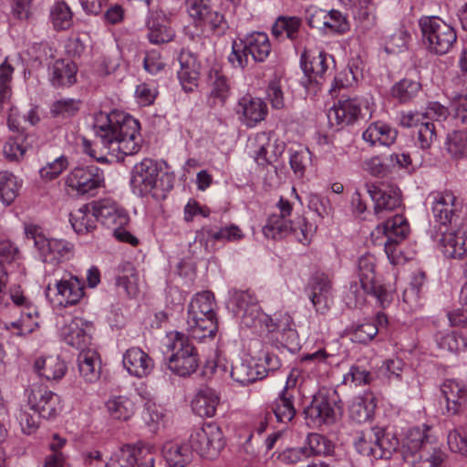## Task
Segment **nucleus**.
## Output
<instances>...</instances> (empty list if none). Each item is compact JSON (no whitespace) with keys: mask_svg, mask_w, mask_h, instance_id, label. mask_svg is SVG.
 I'll list each match as a JSON object with an SVG mask.
<instances>
[{"mask_svg":"<svg viewBox=\"0 0 467 467\" xmlns=\"http://www.w3.org/2000/svg\"><path fill=\"white\" fill-rule=\"evenodd\" d=\"M96 137L111 151L133 155L140 147V123L122 112H99L93 124Z\"/></svg>","mask_w":467,"mask_h":467,"instance_id":"1","label":"nucleus"},{"mask_svg":"<svg viewBox=\"0 0 467 467\" xmlns=\"http://www.w3.org/2000/svg\"><path fill=\"white\" fill-rule=\"evenodd\" d=\"M277 208L280 214L269 216L263 228L264 234L268 238L279 239L292 234L303 244H309L317 231V226L300 216L294 221H287L285 218L291 214L293 207L289 201L283 197L280 198Z\"/></svg>","mask_w":467,"mask_h":467,"instance_id":"2","label":"nucleus"},{"mask_svg":"<svg viewBox=\"0 0 467 467\" xmlns=\"http://www.w3.org/2000/svg\"><path fill=\"white\" fill-rule=\"evenodd\" d=\"M152 159H143L131 171L130 185L134 193L140 196L151 194L154 198H165L173 187V178Z\"/></svg>","mask_w":467,"mask_h":467,"instance_id":"3","label":"nucleus"},{"mask_svg":"<svg viewBox=\"0 0 467 467\" xmlns=\"http://www.w3.org/2000/svg\"><path fill=\"white\" fill-rule=\"evenodd\" d=\"M26 396L28 406L34 414L22 410L19 421L23 431L30 434L38 427L40 417L49 420L57 416L60 401L57 394L38 383H33L28 387Z\"/></svg>","mask_w":467,"mask_h":467,"instance_id":"4","label":"nucleus"},{"mask_svg":"<svg viewBox=\"0 0 467 467\" xmlns=\"http://www.w3.org/2000/svg\"><path fill=\"white\" fill-rule=\"evenodd\" d=\"M401 455L411 467H441L444 452L420 428L410 430L404 438Z\"/></svg>","mask_w":467,"mask_h":467,"instance_id":"5","label":"nucleus"},{"mask_svg":"<svg viewBox=\"0 0 467 467\" xmlns=\"http://www.w3.org/2000/svg\"><path fill=\"white\" fill-rule=\"evenodd\" d=\"M271 52L268 36L263 32H254L239 42L234 41L229 62L234 67L244 68L256 62H263Z\"/></svg>","mask_w":467,"mask_h":467,"instance_id":"6","label":"nucleus"},{"mask_svg":"<svg viewBox=\"0 0 467 467\" xmlns=\"http://www.w3.org/2000/svg\"><path fill=\"white\" fill-rule=\"evenodd\" d=\"M167 349L171 355L167 359L169 369L180 377L194 373L199 366L198 354L189 337L181 332L171 335Z\"/></svg>","mask_w":467,"mask_h":467,"instance_id":"7","label":"nucleus"},{"mask_svg":"<svg viewBox=\"0 0 467 467\" xmlns=\"http://www.w3.org/2000/svg\"><path fill=\"white\" fill-rule=\"evenodd\" d=\"M419 26L423 43L432 53L446 54L456 42L457 36L453 27L438 16H423Z\"/></svg>","mask_w":467,"mask_h":467,"instance_id":"8","label":"nucleus"},{"mask_svg":"<svg viewBox=\"0 0 467 467\" xmlns=\"http://www.w3.org/2000/svg\"><path fill=\"white\" fill-rule=\"evenodd\" d=\"M25 233L28 239L34 241L42 261L47 264L57 265L62 260L68 258L72 245L58 239L47 238L39 226L27 224Z\"/></svg>","mask_w":467,"mask_h":467,"instance_id":"9","label":"nucleus"},{"mask_svg":"<svg viewBox=\"0 0 467 467\" xmlns=\"http://www.w3.org/2000/svg\"><path fill=\"white\" fill-rule=\"evenodd\" d=\"M189 443L201 457L215 459L224 448L225 440L218 425L206 423L192 431Z\"/></svg>","mask_w":467,"mask_h":467,"instance_id":"10","label":"nucleus"},{"mask_svg":"<svg viewBox=\"0 0 467 467\" xmlns=\"http://www.w3.org/2000/svg\"><path fill=\"white\" fill-rule=\"evenodd\" d=\"M376 258L366 254L358 259V276L362 290L375 296L382 307H386L391 300V295L379 284L375 274Z\"/></svg>","mask_w":467,"mask_h":467,"instance_id":"11","label":"nucleus"},{"mask_svg":"<svg viewBox=\"0 0 467 467\" xmlns=\"http://www.w3.org/2000/svg\"><path fill=\"white\" fill-rule=\"evenodd\" d=\"M104 182L103 171L96 165L77 167L67 175L66 184L78 194H94Z\"/></svg>","mask_w":467,"mask_h":467,"instance_id":"12","label":"nucleus"},{"mask_svg":"<svg viewBox=\"0 0 467 467\" xmlns=\"http://www.w3.org/2000/svg\"><path fill=\"white\" fill-rule=\"evenodd\" d=\"M365 188L374 202V213L382 216L386 212H392L400 207L401 192L393 185L385 182L366 183Z\"/></svg>","mask_w":467,"mask_h":467,"instance_id":"13","label":"nucleus"},{"mask_svg":"<svg viewBox=\"0 0 467 467\" xmlns=\"http://www.w3.org/2000/svg\"><path fill=\"white\" fill-rule=\"evenodd\" d=\"M378 234H382L385 252L388 258L394 262L396 258L397 245L403 241L410 233V225L407 219L401 214H396L390 219L376 227Z\"/></svg>","mask_w":467,"mask_h":467,"instance_id":"14","label":"nucleus"},{"mask_svg":"<svg viewBox=\"0 0 467 467\" xmlns=\"http://www.w3.org/2000/svg\"><path fill=\"white\" fill-rule=\"evenodd\" d=\"M432 213L436 222L446 228L459 226L463 219L459 214L457 199L451 192H436L431 195Z\"/></svg>","mask_w":467,"mask_h":467,"instance_id":"15","label":"nucleus"},{"mask_svg":"<svg viewBox=\"0 0 467 467\" xmlns=\"http://www.w3.org/2000/svg\"><path fill=\"white\" fill-rule=\"evenodd\" d=\"M370 115L367 106L363 107L358 98L339 99L328 111L327 118L331 124L335 120L337 125L347 126L356 122L359 118Z\"/></svg>","mask_w":467,"mask_h":467,"instance_id":"16","label":"nucleus"},{"mask_svg":"<svg viewBox=\"0 0 467 467\" xmlns=\"http://www.w3.org/2000/svg\"><path fill=\"white\" fill-rule=\"evenodd\" d=\"M442 254L452 259H462L467 254V224L447 227L439 240Z\"/></svg>","mask_w":467,"mask_h":467,"instance_id":"17","label":"nucleus"},{"mask_svg":"<svg viewBox=\"0 0 467 467\" xmlns=\"http://www.w3.org/2000/svg\"><path fill=\"white\" fill-rule=\"evenodd\" d=\"M335 405V400H331L326 394L322 392L316 394L310 405L305 410L307 424L315 428L334 422L336 420Z\"/></svg>","mask_w":467,"mask_h":467,"instance_id":"18","label":"nucleus"},{"mask_svg":"<svg viewBox=\"0 0 467 467\" xmlns=\"http://www.w3.org/2000/svg\"><path fill=\"white\" fill-rule=\"evenodd\" d=\"M186 323L189 337L194 339L213 338L217 331L215 313L187 312Z\"/></svg>","mask_w":467,"mask_h":467,"instance_id":"19","label":"nucleus"},{"mask_svg":"<svg viewBox=\"0 0 467 467\" xmlns=\"http://www.w3.org/2000/svg\"><path fill=\"white\" fill-rule=\"evenodd\" d=\"M402 127H418V141L422 149H428L436 138L435 126L426 120L424 113L418 111L402 112L400 119Z\"/></svg>","mask_w":467,"mask_h":467,"instance_id":"20","label":"nucleus"},{"mask_svg":"<svg viewBox=\"0 0 467 467\" xmlns=\"http://www.w3.org/2000/svg\"><path fill=\"white\" fill-rule=\"evenodd\" d=\"M91 205L96 221H99L108 228L115 225H126L129 222L126 212L111 199L99 200L93 202Z\"/></svg>","mask_w":467,"mask_h":467,"instance_id":"21","label":"nucleus"},{"mask_svg":"<svg viewBox=\"0 0 467 467\" xmlns=\"http://www.w3.org/2000/svg\"><path fill=\"white\" fill-rule=\"evenodd\" d=\"M242 230L235 224H231L213 231L209 226H203L196 231L195 240L202 245L207 252H211L213 247L209 245L210 242L227 241L237 242L244 238Z\"/></svg>","mask_w":467,"mask_h":467,"instance_id":"22","label":"nucleus"},{"mask_svg":"<svg viewBox=\"0 0 467 467\" xmlns=\"http://www.w3.org/2000/svg\"><path fill=\"white\" fill-rule=\"evenodd\" d=\"M88 325L82 318H74L62 328L64 341L82 352L90 349L91 336Z\"/></svg>","mask_w":467,"mask_h":467,"instance_id":"23","label":"nucleus"},{"mask_svg":"<svg viewBox=\"0 0 467 467\" xmlns=\"http://www.w3.org/2000/svg\"><path fill=\"white\" fill-rule=\"evenodd\" d=\"M55 289L57 302L63 306L76 305L84 296V284L78 276L57 280Z\"/></svg>","mask_w":467,"mask_h":467,"instance_id":"24","label":"nucleus"},{"mask_svg":"<svg viewBox=\"0 0 467 467\" xmlns=\"http://www.w3.org/2000/svg\"><path fill=\"white\" fill-rule=\"evenodd\" d=\"M123 366L128 372L137 378L148 376L153 369L151 358L140 348H130L123 355Z\"/></svg>","mask_w":467,"mask_h":467,"instance_id":"25","label":"nucleus"},{"mask_svg":"<svg viewBox=\"0 0 467 467\" xmlns=\"http://www.w3.org/2000/svg\"><path fill=\"white\" fill-rule=\"evenodd\" d=\"M448 413L455 415L467 410V389L454 380H446L441 386Z\"/></svg>","mask_w":467,"mask_h":467,"instance_id":"26","label":"nucleus"},{"mask_svg":"<svg viewBox=\"0 0 467 467\" xmlns=\"http://www.w3.org/2000/svg\"><path fill=\"white\" fill-rule=\"evenodd\" d=\"M236 112L247 127H254L265 119L267 106L261 99L245 96L239 100Z\"/></svg>","mask_w":467,"mask_h":467,"instance_id":"27","label":"nucleus"},{"mask_svg":"<svg viewBox=\"0 0 467 467\" xmlns=\"http://www.w3.org/2000/svg\"><path fill=\"white\" fill-rule=\"evenodd\" d=\"M328 58H331L324 51L310 53L304 51L301 55V67L309 82H318L328 67Z\"/></svg>","mask_w":467,"mask_h":467,"instance_id":"28","label":"nucleus"},{"mask_svg":"<svg viewBox=\"0 0 467 467\" xmlns=\"http://www.w3.org/2000/svg\"><path fill=\"white\" fill-rule=\"evenodd\" d=\"M220 398L216 391L211 388H201L192 400V411L200 417H213L216 412Z\"/></svg>","mask_w":467,"mask_h":467,"instance_id":"29","label":"nucleus"},{"mask_svg":"<svg viewBox=\"0 0 467 467\" xmlns=\"http://www.w3.org/2000/svg\"><path fill=\"white\" fill-rule=\"evenodd\" d=\"M178 59L181 66L178 78L185 91H192L197 87L200 75L196 59L189 52H181Z\"/></svg>","mask_w":467,"mask_h":467,"instance_id":"30","label":"nucleus"},{"mask_svg":"<svg viewBox=\"0 0 467 467\" xmlns=\"http://www.w3.org/2000/svg\"><path fill=\"white\" fill-rule=\"evenodd\" d=\"M79 375L87 382H95L100 377V360L95 348L82 350L78 356Z\"/></svg>","mask_w":467,"mask_h":467,"instance_id":"31","label":"nucleus"},{"mask_svg":"<svg viewBox=\"0 0 467 467\" xmlns=\"http://www.w3.org/2000/svg\"><path fill=\"white\" fill-rule=\"evenodd\" d=\"M34 368L40 377L54 381L61 379L67 371L66 363L58 356L38 358Z\"/></svg>","mask_w":467,"mask_h":467,"instance_id":"32","label":"nucleus"},{"mask_svg":"<svg viewBox=\"0 0 467 467\" xmlns=\"http://www.w3.org/2000/svg\"><path fill=\"white\" fill-rule=\"evenodd\" d=\"M255 140L258 144L255 161L259 165L264 166L275 161L284 150V145L277 144L276 141L271 142L265 132L257 134Z\"/></svg>","mask_w":467,"mask_h":467,"instance_id":"33","label":"nucleus"},{"mask_svg":"<svg viewBox=\"0 0 467 467\" xmlns=\"http://www.w3.org/2000/svg\"><path fill=\"white\" fill-rule=\"evenodd\" d=\"M170 467H186L192 460V452L187 445L167 442L162 449Z\"/></svg>","mask_w":467,"mask_h":467,"instance_id":"34","label":"nucleus"},{"mask_svg":"<svg viewBox=\"0 0 467 467\" xmlns=\"http://www.w3.org/2000/svg\"><path fill=\"white\" fill-rule=\"evenodd\" d=\"M51 71L54 86H70L76 81L77 67L73 62L58 59L53 64Z\"/></svg>","mask_w":467,"mask_h":467,"instance_id":"35","label":"nucleus"},{"mask_svg":"<svg viewBox=\"0 0 467 467\" xmlns=\"http://www.w3.org/2000/svg\"><path fill=\"white\" fill-rule=\"evenodd\" d=\"M209 81L213 104L223 105L230 95V84L227 77L220 70L213 69L209 73Z\"/></svg>","mask_w":467,"mask_h":467,"instance_id":"36","label":"nucleus"},{"mask_svg":"<svg viewBox=\"0 0 467 467\" xmlns=\"http://www.w3.org/2000/svg\"><path fill=\"white\" fill-rule=\"evenodd\" d=\"M86 204L70 214V223L75 232L88 234L96 228V218Z\"/></svg>","mask_w":467,"mask_h":467,"instance_id":"37","label":"nucleus"},{"mask_svg":"<svg viewBox=\"0 0 467 467\" xmlns=\"http://www.w3.org/2000/svg\"><path fill=\"white\" fill-rule=\"evenodd\" d=\"M106 407L112 418L121 420L130 419L135 412V403L130 398L124 396L109 400Z\"/></svg>","mask_w":467,"mask_h":467,"instance_id":"38","label":"nucleus"},{"mask_svg":"<svg viewBox=\"0 0 467 467\" xmlns=\"http://www.w3.org/2000/svg\"><path fill=\"white\" fill-rule=\"evenodd\" d=\"M375 408L376 404L373 399L358 396L349 406V416L358 423L366 422L372 418Z\"/></svg>","mask_w":467,"mask_h":467,"instance_id":"39","label":"nucleus"},{"mask_svg":"<svg viewBox=\"0 0 467 467\" xmlns=\"http://www.w3.org/2000/svg\"><path fill=\"white\" fill-rule=\"evenodd\" d=\"M294 394L281 392L273 407V412L277 421L282 423L290 422L296 416V410L294 407Z\"/></svg>","mask_w":467,"mask_h":467,"instance_id":"40","label":"nucleus"},{"mask_svg":"<svg viewBox=\"0 0 467 467\" xmlns=\"http://www.w3.org/2000/svg\"><path fill=\"white\" fill-rule=\"evenodd\" d=\"M231 377L242 385H248L258 379H263L265 374L249 363L239 360L232 366Z\"/></svg>","mask_w":467,"mask_h":467,"instance_id":"41","label":"nucleus"},{"mask_svg":"<svg viewBox=\"0 0 467 467\" xmlns=\"http://www.w3.org/2000/svg\"><path fill=\"white\" fill-rule=\"evenodd\" d=\"M19 184L16 177L7 171H0V201L10 205L17 197Z\"/></svg>","mask_w":467,"mask_h":467,"instance_id":"42","label":"nucleus"},{"mask_svg":"<svg viewBox=\"0 0 467 467\" xmlns=\"http://www.w3.org/2000/svg\"><path fill=\"white\" fill-rule=\"evenodd\" d=\"M292 317L287 313L275 314L274 317H268L266 327L270 332H280L288 338H295L296 331L294 328Z\"/></svg>","mask_w":467,"mask_h":467,"instance_id":"43","label":"nucleus"},{"mask_svg":"<svg viewBox=\"0 0 467 467\" xmlns=\"http://www.w3.org/2000/svg\"><path fill=\"white\" fill-rule=\"evenodd\" d=\"M375 447L379 448V453L377 458H389L392 452L396 451L400 441L399 439L390 432H386L383 429L376 427Z\"/></svg>","mask_w":467,"mask_h":467,"instance_id":"44","label":"nucleus"},{"mask_svg":"<svg viewBox=\"0 0 467 467\" xmlns=\"http://www.w3.org/2000/svg\"><path fill=\"white\" fill-rule=\"evenodd\" d=\"M376 427L368 428L358 433L355 446L359 453L367 456L378 457L379 448L375 447Z\"/></svg>","mask_w":467,"mask_h":467,"instance_id":"45","label":"nucleus"},{"mask_svg":"<svg viewBox=\"0 0 467 467\" xmlns=\"http://www.w3.org/2000/svg\"><path fill=\"white\" fill-rule=\"evenodd\" d=\"M300 25V19L296 16H281L274 24L272 33L276 37L285 35L286 38L295 39L297 36Z\"/></svg>","mask_w":467,"mask_h":467,"instance_id":"46","label":"nucleus"},{"mask_svg":"<svg viewBox=\"0 0 467 467\" xmlns=\"http://www.w3.org/2000/svg\"><path fill=\"white\" fill-rule=\"evenodd\" d=\"M307 446H304L307 457L311 455H329L333 452V443L325 436L318 433H311L306 439Z\"/></svg>","mask_w":467,"mask_h":467,"instance_id":"47","label":"nucleus"},{"mask_svg":"<svg viewBox=\"0 0 467 467\" xmlns=\"http://www.w3.org/2000/svg\"><path fill=\"white\" fill-rule=\"evenodd\" d=\"M420 88V82L410 78H403L392 87L391 94L400 102H407L419 93Z\"/></svg>","mask_w":467,"mask_h":467,"instance_id":"48","label":"nucleus"},{"mask_svg":"<svg viewBox=\"0 0 467 467\" xmlns=\"http://www.w3.org/2000/svg\"><path fill=\"white\" fill-rule=\"evenodd\" d=\"M81 101L75 99H61L54 101L50 114L54 118L67 119L75 116L80 109Z\"/></svg>","mask_w":467,"mask_h":467,"instance_id":"49","label":"nucleus"},{"mask_svg":"<svg viewBox=\"0 0 467 467\" xmlns=\"http://www.w3.org/2000/svg\"><path fill=\"white\" fill-rule=\"evenodd\" d=\"M116 285L122 287L130 297H136L139 290V275L130 264L116 279Z\"/></svg>","mask_w":467,"mask_h":467,"instance_id":"50","label":"nucleus"},{"mask_svg":"<svg viewBox=\"0 0 467 467\" xmlns=\"http://www.w3.org/2000/svg\"><path fill=\"white\" fill-rule=\"evenodd\" d=\"M446 150L454 159H462L467 155V133L452 131L447 137Z\"/></svg>","mask_w":467,"mask_h":467,"instance_id":"51","label":"nucleus"},{"mask_svg":"<svg viewBox=\"0 0 467 467\" xmlns=\"http://www.w3.org/2000/svg\"><path fill=\"white\" fill-rule=\"evenodd\" d=\"M148 30V39L153 45L168 43L174 36L172 28L154 20L149 22Z\"/></svg>","mask_w":467,"mask_h":467,"instance_id":"52","label":"nucleus"},{"mask_svg":"<svg viewBox=\"0 0 467 467\" xmlns=\"http://www.w3.org/2000/svg\"><path fill=\"white\" fill-rule=\"evenodd\" d=\"M26 140L27 138L22 134L10 138L4 145L3 149L5 158L9 161H19L26 151Z\"/></svg>","mask_w":467,"mask_h":467,"instance_id":"53","label":"nucleus"},{"mask_svg":"<svg viewBox=\"0 0 467 467\" xmlns=\"http://www.w3.org/2000/svg\"><path fill=\"white\" fill-rule=\"evenodd\" d=\"M215 299L210 291H203L196 294L191 300L187 312L195 311L198 313H214Z\"/></svg>","mask_w":467,"mask_h":467,"instance_id":"54","label":"nucleus"},{"mask_svg":"<svg viewBox=\"0 0 467 467\" xmlns=\"http://www.w3.org/2000/svg\"><path fill=\"white\" fill-rule=\"evenodd\" d=\"M326 29H328L332 33L345 34L350 29L349 22L347 16H344L340 11L332 9L329 12H326Z\"/></svg>","mask_w":467,"mask_h":467,"instance_id":"55","label":"nucleus"},{"mask_svg":"<svg viewBox=\"0 0 467 467\" xmlns=\"http://www.w3.org/2000/svg\"><path fill=\"white\" fill-rule=\"evenodd\" d=\"M51 18L57 29L64 30L71 26L72 13L65 3H57L51 11Z\"/></svg>","mask_w":467,"mask_h":467,"instance_id":"56","label":"nucleus"},{"mask_svg":"<svg viewBox=\"0 0 467 467\" xmlns=\"http://www.w3.org/2000/svg\"><path fill=\"white\" fill-rule=\"evenodd\" d=\"M67 167V158L62 155L43 166L39 170V174L42 179L52 181L58 177Z\"/></svg>","mask_w":467,"mask_h":467,"instance_id":"57","label":"nucleus"},{"mask_svg":"<svg viewBox=\"0 0 467 467\" xmlns=\"http://www.w3.org/2000/svg\"><path fill=\"white\" fill-rule=\"evenodd\" d=\"M379 333V327L374 322H366L358 326L351 333V340L367 344Z\"/></svg>","mask_w":467,"mask_h":467,"instance_id":"58","label":"nucleus"},{"mask_svg":"<svg viewBox=\"0 0 467 467\" xmlns=\"http://www.w3.org/2000/svg\"><path fill=\"white\" fill-rule=\"evenodd\" d=\"M438 344L441 349L451 353L463 350L467 346L465 337L454 332L442 336L439 339Z\"/></svg>","mask_w":467,"mask_h":467,"instance_id":"59","label":"nucleus"},{"mask_svg":"<svg viewBox=\"0 0 467 467\" xmlns=\"http://www.w3.org/2000/svg\"><path fill=\"white\" fill-rule=\"evenodd\" d=\"M310 160V152L306 149H301L291 153L289 162L294 173L302 177Z\"/></svg>","mask_w":467,"mask_h":467,"instance_id":"60","label":"nucleus"},{"mask_svg":"<svg viewBox=\"0 0 467 467\" xmlns=\"http://www.w3.org/2000/svg\"><path fill=\"white\" fill-rule=\"evenodd\" d=\"M309 295L317 296L331 295V283L327 275L323 273L314 275L309 282Z\"/></svg>","mask_w":467,"mask_h":467,"instance_id":"61","label":"nucleus"},{"mask_svg":"<svg viewBox=\"0 0 467 467\" xmlns=\"http://www.w3.org/2000/svg\"><path fill=\"white\" fill-rule=\"evenodd\" d=\"M404 365L401 358L395 357L385 360L379 369L387 378L399 379H400Z\"/></svg>","mask_w":467,"mask_h":467,"instance_id":"62","label":"nucleus"},{"mask_svg":"<svg viewBox=\"0 0 467 467\" xmlns=\"http://www.w3.org/2000/svg\"><path fill=\"white\" fill-rule=\"evenodd\" d=\"M233 300L236 306V315L241 314L242 311L250 307L253 305L258 303L255 296L249 290L246 291H234L233 293Z\"/></svg>","mask_w":467,"mask_h":467,"instance_id":"63","label":"nucleus"},{"mask_svg":"<svg viewBox=\"0 0 467 467\" xmlns=\"http://www.w3.org/2000/svg\"><path fill=\"white\" fill-rule=\"evenodd\" d=\"M448 445L454 452L467 454V438L458 430H453L448 434Z\"/></svg>","mask_w":467,"mask_h":467,"instance_id":"64","label":"nucleus"}]
</instances>
